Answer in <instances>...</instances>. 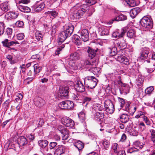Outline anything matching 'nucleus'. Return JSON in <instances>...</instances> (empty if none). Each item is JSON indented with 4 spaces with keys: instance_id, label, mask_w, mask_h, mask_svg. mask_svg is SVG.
Wrapping results in <instances>:
<instances>
[{
    "instance_id": "nucleus-25",
    "label": "nucleus",
    "mask_w": 155,
    "mask_h": 155,
    "mask_svg": "<svg viewBox=\"0 0 155 155\" xmlns=\"http://www.w3.org/2000/svg\"><path fill=\"white\" fill-rule=\"evenodd\" d=\"M97 52V50H94L90 47L88 48L87 50L88 57L91 59H92L95 56Z\"/></svg>"
},
{
    "instance_id": "nucleus-35",
    "label": "nucleus",
    "mask_w": 155,
    "mask_h": 155,
    "mask_svg": "<svg viewBox=\"0 0 155 155\" xmlns=\"http://www.w3.org/2000/svg\"><path fill=\"white\" fill-rule=\"evenodd\" d=\"M109 53L110 56H115L117 53V48L115 47L109 49Z\"/></svg>"
},
{
    "instance_id": "nucleus-27",
    "label": "nucleus",
    "mask_w": 155,
    "mask_h": 155,
    "mask_svg": "<svg viewBox=\"0 0 155 155\" xmlns=\"http://www.w3.org/2000/svg\"><path fill=\"white\" fill-rule=\"evenodd\" d=\"M99 33L101 35H107L108 34V31L103 26L100 25L98 27Z\"/></svg>"
},
{
    "instance_id": "nucleus-55",
    "label": "nucleus",
    "mask_w": 155,
    "mask_h": 155,
    "mask_svg": "<svg viewBox=\"0 0 155 155\" xmlns=\"http://www.w3.org/2000/svg\"><path fill=\"white\" fill-rule=\"evenodd\" d=\"M16 36L18 40H21L24 38L25 35L24 33H21L17 34Z\"/></svg>"
},
{
    "instance_id": "nucleus-37",
    "label": "nucleus",
    "mask_w": 155,
    "mask_h": 155,
    "mask_svg": "<svg viewBox=\"0 0 155 155\" xmlns=\"http://www.w3.org/2000/svg\"><path fill=\"white\" fill-rule=\"evenodd\" d=\"M6 58L8 59L12 64L16 63L17 61L16 59L13 58L12 56L11 55H8L6 57Z\"/></svg>"
},
{
    "instance_id": "nucleus-17",
    "label": "nucleus",
    "mask_w": 155,
    "mask_h": 155,
    "mask_svg": "<svg viewBox=\"0 0 155 155\" xmlns=\"http://www.w3.org/2000/svg\"><path fill=\"white\" fill-rule=\"evenodd\" d=\"M116 59H117L118 61L125 65H128L129 64L128 59L124 56L123 55H117L116 56Z\"/></svg>"
},
{
    "instance_id": "nucleus-61",
    "label": "nucleus",
    "mask_w": 155,
    "mask_h": 155,
    "mask_svg": "<svg viewBox=\"0 0 155 155\" xmlns=\"http://www.w3.org/2000/svg\"><path fill=\"white\" fill-rule=\"evenodd\" d=\"M138 149H137L135 148H132L128 150L127 151V152L128 153H131L133 152L137 151H138Z\"/></svg>"
},
{
    "instance_id": "nucleus-1",
    "label": "nucleus",
    "mask_w": 155,
    "mask_h": 155,
    "mask_svg": "<svg viewBox=\"0 0 155 155\" xmlns=\"http://www.w3.org/2000/svg\"><path fill=\"white\" fill-rule=\"evenodd\" d=\"M74 29V27L71 24H66L64 26L63 31L61 32L59 35V40L58 42L59 45L71 36Z\"/></svg>"
},
{
    "instance_id": "nucleus-36",
    "label": "nucleus",
    "mask_w": 155,
    "mask_h": 155,
    "mask_svg": "<svg viewBox=\"0 0 155 155\" xmlns=\"http://www.w3.org/2000/svg\"><path fill=\"white\" fill-rule=\"evenodd\" d=\"M33 67L35 74H37L39 73L42 69V67L39 66L38 64H35Z\"/></svg>"
},
{
    "instance_id": "nucleus-13",
    "label": "nucleus",
    "mask_w": 155,
    "mask_h": 155,
    "mask_svg": "<svg viewBox=\"0 0 155 155\" xmlns=\"http://www.w3.org/2000/svg\"><path fill=\"white\" fill-rule=\"evenodd\" d=\"M58 129L62 134V139L64 140H67L69 136L68 131L61 125H59L58 126Z\"/></svg>"
},
{
    "instance_id": "nucleus-22",
    "label": "nucleus",
    "mask_w": 155,
    "mask_h": 155,
    "mask_svg": "<svg viewBox=\"0 0 155 155\" xmlns=\"http://www.w3.org/2000/svg\"><path fill=\"white\" fill-rule=\"evenodd\" d=\"M18 16V13L16 12H7L5 15V17L8 19H15Z\"/></svg>"
},
{
    "instance_id": "nucleus-11",
    "label": "nucleus",
    "mask_w": 155,
    "mask_h": 155,
    "mask_svg": "<svg viewBox=\"0 0 155 155\" xmlns=\"http://www.w3.org/2000/svg\"><path fill=\"white\" fill-rule=\"evenodd\" d=\"M118 99L120 107L123 108L124 110L129 112L130 104L128 102H125V100L122 98L118 97Z\"/></svg>"
},
{
    "instance_id": "nucleus-46",
    "label": "nucleus",
    "mask_w": 155,
    "mask_h": 155,
    "mask_svg": "<svg viewBox=\"0 0 155 155\" xmlns=\"http://www.w3.org/2000/svg\"><path fill=\"white\" fill-rule=\"evenodd\" d=\"M151 136L150 138L151 140L153 142H155V130L151 129L150 131Z\"/></svg>"
},
{
    "instance_id": "nucleus-38",
    "label": "nucleus",
    "mask_w": 155,
    "mask_h": 155,
    "mask_svg": "<svg viewBox=\"0 0 155 155\" xmlns=\"http://www.w3.org/2000/svg\"><path fill=\"white\" fill-rule=\"evenodd\" d=\"M127 36L130 38H134L135 36V32L133 30H129L127 33Z\"/></svg>"
},
{
    "instance_id": "nucleus-2",
    "label": "nucleus",
    "mask_w": 155,
    "mask_h": 155,
    "mask_svg": "<svg viewBox=\"0 0 155 155\" xmlns=\"http://www.w3.org/2000/svg\"><path fill=\"white\" fill-rule=\"evenodd\" d=\"M84 84L88 88H94L97 85V79L94 76H88L85 78Z\"/></svg>"
},
{
    "instance_id": "nucleus-24",
    "label": "nucleus",
    "mask_w": 155,
    "mask_h": 155,
    "mask_svg": "<svg viewBox=\"0 0 155 155\" xmlns=\"http://www.w3.org/2000/svg\"><path fill=\"white\" fill-rule=\"evenodd\" d=\"M74 146L77 148L79 151L81 150L84 147V144L81 141L76 140L74 142Z\"/></svg>"
},
{
    "instance_id": "nucleus-47",
    "label": "nucleus",
    "mask_w": 155,
    "mask_h": 155,
    "mask_svg": "<svg viewBox=\"0 0 155 155\" xmlns=\"http://www.w3.org/2000/svg\"><path fill=\"white\" fill-rule=\"evenodd\" d=\"M56 61H52V63L50 65V67L51 70L52 71L54 69H56L57 68V64Z\"/></svg>"
},
{
    "instance_id": "nucleus-20",
    "label": "nucleus",
    "mask_w": 155,
    "mask_h": 155,
    "mask_svg": "<svg viewBox=\"0 0 155 155\" xmlns=\"http://www.w3.org/2000/svg\"><path fill=\"white\" fill-rule=\"evenodd\" d=\"M141 11L139 8H135L131 9L130 12V16L133 18H134Z\"/></svg>"
},
{
    "instance_id": "nucleus-39",
    "label": "nucleus",
    "mask_w": 155,
    "mask_h": 155,
    "mask_svg": "<svg viewBox=\"0 0 155 155\" xmlns=\"http://www.w3.org/2000/svg\"><path fill=\"white\" fill-rule=\"evenodd\" d=\"M143 82V80L142 76L141 75H139L138 78L136 79V84L138 86H142Z\"/></svg>"
},
{
    "instance_id": "nucleus-45",
    "label": "nucleus",
    "mask_w": 155,
    "mask_h": 155,
    "mask_svg": "<svg viewBox=\"0 0 155 155\" xmlns=\"http://www.w3.org/2000/svg\"><path fill=\"white\" fill-rule=\"evenodd\" d=\"M79 54L75 52L71 55V59L72 60H76L79 59Z\"/></svg>"
},
{
    "instance_id": "nucleus-19",
    "label": "nucleus",
    "mask_w": 155,
    "mask_h": 155,
    "mask_svg": "<svg viewBox=\"0 0 155 155\" xmlns=\"http://www.w3.org/2000/svg\"><path fill=\"white\" fill-rule=\"evenodd\" d=\"M117 46L120 49H123L127 47V43L125 41L123 38H120L117 43Z\"/></svg>"
},
{
    "instance_id": "nucleus-7",
    "label": "nucleus",
    "mask_w": 155,
    "mask_h": 155,
    "mask_svg": "<svg viewBox=\"0 0 155 155\" xmlns=\"http://www.w3.org/2000/svg\"><path fill=\"white\" fill-rule=\"evenodd\" d=\"M88 9V5L85 3L82 5L81 7L74 11V17L80 16L81 13L86 12Z\"/></svg>"
},
{
    "instance_id": "nucleus-15",
    "label": "nucleus",
    "mask_w": 155,
    "mask_h": 155,
    "mask_svg": "<svg viewBox=\"0 0 155 155\" xmlns=\"http://www.w3.org/2000/svg\"><path fill=\"white\" fill-rule=\"evenodd\" d=\"M89 33L87 30H82L81 32V37L82 40L84 42L88 41L89 38Z\"/></svg>"
},
{
    "instance_id": "nucleus-28",
    "label": "nucleus",
    "mask_w": 155,
    "mask_h": 155,
    "mask_svg": "<svg viewBox=\"0 0 155 155\" xmlns=\"http://www.w3.org/2000/svg\"><path fill=\"white\" fill-rule=\"evenodd\" d=\"M0 8L1 10L5 12L8 11L10 9V7L7 2H5L1 4Z\"/></svg>"
},
{
    "instance_id": "nucleus-18",
    "label": "nucleus",
    "mask_w": 155,
    "mask_h": 155,
    "mask_svg": "<svg viewBox=\"0 0 155 155\" xmlns=\"http://www.w3.org/2000/svg\"><path fill=\"white\" fill-rule=\"evenodd\" d=\"M127 19V16L121 14L118 16L112 18L109 22L110 24H111L114 21H123Z\"/></svg>"
},
{
    "instance_id": "nucleus-16",
    "label": "nucleus",
    "mask_w": 155,
    "mask_h": 155,
    "mask_svg": "<svg viewBox=\"0 0 155 155\" xmlns=\"http://www.w3.org/2000/svg\"><path fill=\"white\" fill-rule=\"evenodd\" d=\"M34 101L35 105L39 107H42L45 103V101L43 99L39 97H36L35 98Z\"/></svg>"
},
{
    "instance_id": "nucleus-33",
    "label": "nucleus",
    "mask_w": 155,
    "mask_h": 155,
    "mask_svg": "<svg viewBox=\"0 0 155 155\" xmlns=\"http://www.w3.org/2000/svg\"><path fill=\"white\" fill-rule=\"evenodd\" d=\"M101 143L102 144V145L101 144V145L102 146V147L106 150L107 149L110 145V142L105 139L102 140Z\"/></svg>"
},
{
    "instance_id": "nucleus-21",
    "label": "nucleus",
    "mask_w": 155,
    "mask_h": 155,
    "mask_svg": "<svg viewBox=\"0 0 155 155\" xmlns=\"http://www.w3.org/2000/svg\"><path fill=\"white\" fill-rule=\"evenodd\" d=\"M18 144L20 146H23L26 144L28 141L26 138L24 136H21L18 138L17 140Z\"/></svg>"
},
{
    "instance_id": "nucleus-52",
    "label": "nucleus",
    "mask_w": 155,
    "mask_h": 155,
    "mask_svg": "<svg viewBox=\"0 0 155 155\" xmlns=\"http://www.w3.org/2000/svg\"><path fill=\"white\" fill-rule=\"evenodd\" d=\"M9 40L7 39H5L4 41H2V43L3 46L7 47L9 48Z\"/></svg>"
},
{
    "instance_id": "nucleus-34",
    "label": "nucleus",
    "mask_w": 155,
    "mask_h": 155,
    "mask_svg": "<svg viewBox=\"0 0 155 155\" xmlns=\"http://www.w3.org/2000/svg\"><path fill=\"white\" fill-rule=\"evenodd\" d=\"M39 146L42 148H45L48 144V142L46 140H41L38 141Z\"/></svg>"
},
{
    "instance_id": "nucleus-26",
    "label": "nucleus",
    "mask_w": 155,
    "mask_h": 155,
    "mask_svg": "<svg viewBox=\"0 0 155 155\" xmlns=\"http://www.w3.org/2000/svg\"><path fill=\"white\" fill-rule=\"evenodd\" d=\"M125 31L122 30L120 33L118 31H116L112 34V37L115 38H122L124 35Z\"/></svg>"
},
{
    "instance_id": "nucleus-51",
    "label": "nucleus",
    "mask_w": 155,
    "mask_h": 155,
    "mask_svg": "<svg viewBox=\"0 0 155 155\" xmlns=\"http://www.w3.org/2000/svg\"><path fill=\"white\" fill-rule=\"evenodd\" d=\"M57 143L56 142H51L49 144V147L50 150L54 149V148L57 145Z\"/></svg>"
},
{
    "instance_id": "nucleus-49",
    "label": "nucleus",
    "mask_w": 155,
    "mask_h": 155,
    "mask_svg": "<svg viewBox=\"0 0 155 155\" xmlns=\"http://www.w3.org/2000/svg\"><path fill=\"white\" fill-rule=\"evenodd\" d=\"M78 116L80 119L81 120H85V115L84 112L81 111L78 114Z\"/></svg>"
},
{
    "instance_id": "nucleus-41",
    "label": "nucleus",
    "mask_w": 155,
    "mask_h": 155,
    "mask_svg": "<svg viewBox=\"0 0 155 155\" xmlns=\"http://www.w3.org/2000/svg\"><path fill=\"white\" fill-rule=\"evenodd\" d=\"M136 0H126V2L128 5L131 7H133L136 5Z\"/></svg>"
},
{
    "instance_id": "nucleus-10",
    "label": "nucleus",
    "mask_w": 155,
    "mask_h": 155,
    "mask_svg": "<svg viewBox=\"0 0 155 155\" xmlns=\"http://www.w3.org/2000/svg\"><path fill=\"white\" fill-rule=\"evenodd\" d=\"M69 88L68 86L60 87L58 94V97L62 98L64 97L68 96V93Z\"/></svg>"
},
{
    "instance_id": "nucleus-14",
    "label": "nucleus",
    "mask_w": 155,
    "mask_h": 155,
    "mask_svg": "<svg viewBox=\"0 0 155 155\" xmlns=\"http://www.w3.org/2000/svg\"><path fill=\"white\" fill-rule=\"evenodd\" d=\"M75 89L76 91L82 92L85 90V87L83 83L80 81H78L75 84Z\"/></svg>"
},
{
    "instance_id": "nucleus-6",
    "label": "nucleus",
    "mask_w": 155,
    "mask_h": 155,
    "mask_svg": "<svg viewBox=\"0 0 155 155\" xmlns=\"http://www.w3.org/2000/svg\"><path fill=\"white\" fill-rule=\"evenodd\" d=\"M105 109L107 112L112 114L114 110V105L111 101L109 99L106 100L104 103Z\"/></svg>"
},
{
    "instance_id": "nucleus-30",
    "label": "nucleus",
    "mask_w": 155,
    "mask_h": 155,
    "mask_svg": "<svg viewBox=\"0 0 155 155\" xmlns=\"http://www.w3.org/2000/svg\"><path fill=\"white\" fill-rule=\"evenodd\" d=\"M68 67L71 69L76 70L78 68L75 62L73 60H70L68 61Z\"/></svg>"
},
{
    "instance_id": "nucleus-60",
    "label": "nucleus",
    "mask_w": 155,
    "mask_h": 155,
    "mask_svg": "<svg viewBox=\"0 0 155 155\" xmlns=\"http://www.w3.org/2000/svg\"><path fill=\"white\" fill-rule=\"evenodd\" d=\"M30 1L29 0H20L18 1V3L26 4L29 3Z\"/></svg>"
},
{
    "instance_id": "nucleus-62",
    "label": "nucleus",
    "mask_w": 155,
    "mask_h": 155,
    "mask_svg": "<svg viewBox=\"0 0 155 155\" xmlns=\"http://www.w3.org/2000/svg\"><path fill=\"white\" fill-rule=\"evenodd\" d=\"M117 144L116 143H114L112 147V149L114 150V152L115 153H117Z\"/></svg>"
},
{
    "instance_id": "nucleus-40",
    "label": "nucleus",
    "mask_w": 155,
    "mask_h": 155,
    "mask_svg": "<svg viewBox=\"0 0 155 155\" xmlns=\"http://www.w3.org/2000/svg\"><path fill=\"white\" fill-rule=\"evenodd\" d=\"M35 36L37 40L39 41L42 40L43 35L39 31H37L35 33Z\"/></svg>"
},
{
    "instance_id": "nucleus-12",
    "label": "nucleus",
    "mask_w": 155,
    "mask_h": 155,
    "mask_svg": "<svg viewBox=\"0 0 155 155\" xmlns=\"http://www.w3.org/2000/svg\"><path fill=\"white\" fill-rule=\"evenodd\" d=\"M97 110L100 111H97V120H98V117H99L100 118L99 119V121L100 122L102 121L103 120V117L104 116V110L103 105L97 103Z\"/></svg>"
},
{
    "instance_id": "nucleus-23",
    "label": "nucleus",
    "mask_w": 155,
    "mask_h": 155,
    "mask_svg": "<svg viewBox=\"0 0 155 155\" xmlns=\"http://www.w3.org/2000/svg\"><path fill=\"white\" fill-rule=\"evenodd\" d=\"M149 54V51L148 48H142L141 54L140 56V58L141 59L147 58Z\"/></svg>"
},
{
    "instance_id": "nucleus-56",
    "label": "nucleus",
    "mask_w": 155,
    "mask_h": 155,
    "mask_svg": "<svg viewBox=\"0 0 155 155\" xmlns=\"http://www.w3.org/2000/svg\"><path fill=\"white\" fill-rule=\"evenodd\" d=\"M139 127L141 131H142L146 128L143 122H141L139 124Z\"/></svg>"
},
{
    "instance_id": "nucleus-9",
    "label": "nucleus",
    "mask_w": 155,
    "mask_h": 155,
    "mask_svg": "<svg viewBox=\"0 0 155 155\" xmlns=\"http://www.w3.org/2000/svg\"><path fill=\"white\" fill-rule=\"evenodd\" d=\"M61 121L64 125L70 128L73 127L74 125V121L68 117L62 118Z\"/></svg>"
},
{
    "instance_id": "nucleus-57",
    "label": "nucleus",
    "mask_w": 155,
    "mask_h": 155,
    "mask_svg": "<svg viewBox=\"0 0 155 155\" xmlns=\"http://www.w3.org/2000/svg\"><path fill=\"white\" fill-rule=\"evenodd\" d=\"M23 25V22L21 21H18L15 23V26L18 27H21Z\"/></svg>"
},
{
    "instance_id": "nucleus-44",
    "label": "nucleus",
    "mask_w": 155,
    "mask_h": 155,
    "mask_svg": "<svg viewBox=\"0 0 155 155\" xmlns=\"http://www.w3.org/2000/svg\"><path fill=\"white\" fill-rule=\"evenodd\" d=\"M5 25L2 22H0V36L2 35L4 32Z\"/></svg>"
},
{
    "instance_id": "nucleus-59",
    "label": "nucleus",
    "mask_w": 155,
    "mask_h": 155,
    "mask_svg": "<svg viewBox=\"0 0 155 155\" xmlns=\"http://www.w3.org/2000/svg\"><path fill=\"white\" fill-rule=\"evenodd\" d=\"M80 97L79 95H75L74 94H73L72 95V99L75 101L79 100L80 98Z\"/></svg>"
},
{
    "instance_id": "nucleus-32",
    "label": "nucleus",
    "mask_w": 155,
    "mask_h": 155,
    "mask_svg": "<svg viewBox=\"0 0 155 155\" xmlns=\"http://www.w3.org/2000/svg\"><path fill=\"white\" fill-rule=\"evenodd\" d=\"M18 8L20 11L25 12H28L31 11V9L29 7L23 6L21 5H19Z\"/></svg>"
},
{
    "instance_id": "nucleus-8",
    "label": "nucleus",
    "mask_w": 155,
    "mask_h": 155,
    "mask_svg": "<svg viewBox=\"0 0 155 155\" xmlns=\"http://www.w3.org/2000/svg\"><path fill=\"white\" fill-rule=\"evenodd\" d=\"M68 151L67 147L62 145H59L57 146V148L55 149L54 155H61Z\"/></svg>"
},
{
    "instance_id": "nucleus-42",
    "label": "nucleus",
    "mask_w": 155,
    "mask_h": 155,
    "mask_svg": "<svg viewBox=\"0 0 155 155\" xmlns=\"http://www.w3.org/2000/svg\"><path fill=\"white\" fill-rule=\"evenodd\" d=\"M154 88L153 86H150L147 87L145 90V93L150 95L153 91Z\"/></svg>"
},
{
    "instance_id": "nucleus-5",
    "label": "nucleus",
    "mask_w": 155,
    "mask_h": 155,
    "mask_svg": "<svg viewBox=\"0 0 155 155\" xmlns=\"http://www.w3.org/2000/svg\"><path fill=\"white\" fill-rule=\"evenodd\" d=\"M58 106L61 108L70 110L74 107V104L72 101H67L60 102L58 104Z\"/></svg>"
},
{
    "instance_id": "nucleus-50",
    "label": "nucleus",
    "mask_w": 155,
    "mask_h": 155,
    "mask_svg": "<svg viewBox=\"0 0 155 155\" xmlns=\"http://www.w3.org/2000/svg\"><path fill=\"white\" fill-rule=\"evenodd\" d=\"M64 44H62L61 46L59 47L55 51V55H58L60 53V51L62 50V48H64Z\"/></svg>"
},
{
    "instance_id": "nucleus-3",
    "label": "nucleus",
    "mask_w": 155,
    "mask_h": 155,
    "mask_svg": "<svg viewBox=\"0 0 155 155\" xmlns=\"http://www.w3.org/2000/svg\"><path fill=\"white\" fill-rule=\"evenodd\" d=\"M140 22L141 26L147 30L151 29L153 27V21L148 17H143L140 20Z\"/></svg>"
},
{
    "instance_id": "nucleus-48",
    "label": "nucleus",
    "mask_w": 155,
    "mask_h": 155,
    "mask_svg": "<svg viewBox=\"0 0 155 155\" xmlns=\"http://www.w3.org/2000/svg\"><path fill=\"white\" fill-rule=\"evenodd\" d=\"M45 14L48 15L51 14L52 16L54 17L56 16L58 14L57 12L56 11L53 10L48 11L46 12Z\"/></svg>"
},
{
    "instance_id": "nucleus-64",
    "label": "nucleus",
    "mask_w": 155,
    "mask_h": 155,
    "mask_svg": "<svg viewBox=\"0 0 155 155\" xmlns=\"http://www.w3.org/2000/svg\"><path fill=\"white\" fill-rule=\"evenodd\" d=\"M53 138L54 140L57 141H59L61 139L60 136L57 134L54 135L53 136Z\"/></svg>"
},
{
    "instance_id": "nucleus-54",
    "label": "nucleus",
    "mask_w": 155,
    "mask_h": 155,
    "mask_svg": "<svg viewBox=\"0 0 155 155\" xmlns=\"http://www.w3.org/2000/svg\"><path fill=\"white\" fill-rule=\"evenodd\" d=\"M12 32V30L10 28H8L6 31V33L8 36V37H10Z\"/></svg>"
},
{
    "instance_id": "nucleus-43",
    "label": "nucleus",
    "mask_w": 155,
    "mask_h": 155,
    "mask_svg": "<svg viewBox=\"0 0 155 155\" xmlns=\"http://www.w3.org/2000/svg\"><path fill=\"white\" fill-rule=\"evenodd\" d=\"M144 145L143 143H141L139 141H136L133 143V145L134 147H139L140 149H142Z\"/></svg>"
},
{
    "instance_id": "nucleus-53",
    "label": "nucleus",
    "mask_w": 155,
    "mask_h": 155,
    "mask_svg": "<svg viewBox=\"0 0 155 155\" xmlns=\"http://www.w3.org/2000/svg\"><path fill=\"white\" fill-rule=\"evenodd\" d=\"M45 6V4L44 3H42L37 7L36 8V10L37 11H40L44 8Z\"/></svg>"
},
{
    "instance_id": "nucleus-58",
    "label": "nucleus",
    "mask_w": 155,
    "mask_h": 155,
    "mask_svg": "<svg viewBox=\"0 0 155 155\" xmlns=\"http://www.w3.org/2000/svg\"><path fill=\"white\" fill-rule=\"evenodd\" d=\"M144 114V112L140 111H139L138 112L137 114L135 116V118L138 119L140 118L141 116Z\"/></svg>"
},
{
    "instance_id": "nucleus-29",
    "label": "nucleus",
    "mask_w": 155,
    "mask_h": 155,
    "mask_svg": "<svg viewBox=\"0 0 155 155\" xmlns=\"http://www.w3.org/2000/svg\"><path fill=\"white\" fill-rule=\"evenodd\" d=\"M73 41L77 45H81L82 42L79 36L77 35H74L72 37Z\"/></svg>"
},
{
    "instance_id": "nucleus-63",
    "label": "nucleus",
    "mask_w": 155,
    "mask_h": 155,
    "mask_svg": "<svg viewBox=\"0 0 155 155\" xmlns=\"http://www.w3.org/2000/svg\"><path fill=\"white\" fill-rule=\"evenodd\" d=\"M19 44V43L17 41H10L9 42V47L15 45Z\"/></svg>"
},
{
    "instance_id": "nucleus-4",
    "label": "nucleus",
    "mask_w": 155,
    "mask_h": 155,
    "mask_svg": "<svg viewBox=\"0 0 155 155\" xmlns=\"http://www.w3.org/2000/svg\"><path fill=\"white\" fill-rule=\"evenodd\" d=\"M118 79L117 82L118 85L120 86V93L122 94L123 93H127L129 91L130 87L129 86L125 83H122L121 81V77L120 76L117 77Z\"/></svg>"
},
{
    "instance_id": "nucleus-31",
    "label": "nucleus",
    "mask_w": 155,
    "mask_h": 155,
    "mask_svg": "<svg viewBox=\"0 0 155 155\" xmlns=\"http://www.w3.org/2000/svg\"><path fill=\"white\" fill-rule=\"evenodd\" d=\"M120 120L122 123H126L129 120V116L127 114H123L120 117Z\"/></svg>"
}]
</instances>
